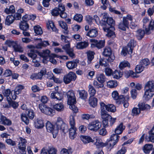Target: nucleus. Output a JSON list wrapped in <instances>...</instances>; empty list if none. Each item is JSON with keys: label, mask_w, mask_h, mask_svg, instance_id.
Segmentation results:
<instances>
[{"label": "nucleus", "mask_w": 154, "mask_h": 154, "mask_svg": "<svg viewBox=\"0 0 154 154\" xmlns=\"http://www.w3.org/2000/svg\"><path fill=\"white\" fill-rule=\"evenodd\" d=\"M79 62V60L76 59L68 61L66 63V66L69 70H72L76 68Z\"/></svg>", "instance_id": "17"}, {"label": "nucleus", "mask_w": 154, "mask_h": 154, "mask_svg": "<svg viewBox=\"0 0 154 154\" xmlns=\"http://www.w3.org/2000/svg\"><path fill=\"white\" fill-rule=\"evenodd\" d=\"M63 94L58 92H53L51 95V98L56 100H61L63 98Z\"/></svg>", "instance_id": "22"}, {"label": "nucleus", "mask_w": 154, "mask_h": 154, "mask_svg": "<svg viewBox=\"0 0 154 154\" xmlns=\"http://www.w3.org/2000/svg\"><path fill=\"white\" fill-rule=\"evenodd\" d=\"M11 93V90L9 89H5L3 91V94L5 97H6L7 101L8 98L9 99H11V98L9 96Z\"/></svg>", "instance_id": "58"}, {"label": "nucleus", "mask_w": 154, "mask_h": 154, "mask_svg": "<svg viewBox=\"0 0 154 154\" xmlns=\"http://www.w3.org/2000/svg\"><path fill=\"white\" fill-rule=\"evenodd\" d=\"M33 29L35 33L37 35H41L43 33L42 29L39 26H34Z\"/></svg>", "instance_id": "54"}, {"label": "nucleus", "mask_w": 154, "mask_h": 154, "mask_svg": "<svg viewBox=\"0 0 154 154\" xmlns=\"http://www.w3.org/2000/svg\"><path fill=\"white\" fill-rule=\"evenodd\" d=\"M94 144L96 146V147L97 148H100L106 146L108 145L107 143H104L102 142L101 140L97 138H94Z\"/></svg>", "instance_id": "25"}, {"label": "nucleus", "mask_w": 154, "mask_h": 154, "mask_svg": "<svg viewBox=\"0 0 154 154\" xmlns=\"http://www.w3.org/2000/svg\"><path fill=\"white\" fill-rule=\"evenodd\" d=\"M69 125L71 127H76L75 125V121L74 116H71L69 117Z\"/></svg>", "instance_id": "61"}, {"label": "nucleus", "mask_w": 154, "mask_h": 154, "mask_svg": "<svg viewBox=\"0 0 154 154\" xmlns=\"http://www.w3.org/2000/svg\"><path fill=\"white\" fill-rule=\"evenodd\" d=\"M146 91L143 96V99L146 101H148L154 94V81H149L145 86Z\"/></svg>", "instance_id": "4"}, {"label": "nucleus", "mask_w": 154, "mask_h": 154, "mask_svg": "<svg viewBox=\"0 0 154 154\" xmlns=\"http://www.w3.org/2000/svg\"><path fill=\"white\" fill-rule=\"evenodd\" d=\"M0 121L1 123L5 125L10 126L12 124L11 121L3 115L1 116Z\"/></svg>", "instance_id": "21"}, {"label": "nucleus", "mask_w": 154, "mask_h": 154, "mask_svg": "<svg viewBox=\"0 0 154 154\" xmlns=\"http://www.w3.org/2000/svg\"><path fill=\"white\" fill-rule=\"evenodd\" d=\"M24 88V86L21 85H19L17 86L15 89L14 93L16 94H19L20 92Z\"/></svg>", "instance_id": "59"}, {"label": "nucleus", "mask_w": 154, "mask_h": 154, "mask_svg": "<svg viewBox=\"0 0 154 154\" xmlns=\"http://www.w3.org/2000/svg\"><path fill=\"white\" fill-rule=\"evenodd\" d=\"M67 44L63 45L62 47V48L65 50L66 53L69 55V56L72 58L75 56V54L73 53V50L70 47V44L69 41L67 39V38L63 41Z\"/></svg>", "instance_id": "10"}, {"label": "nucleus", "mask_w": 154, "mask_h": 154, "mask_svg": "<svg viewBox=\"0 0 154 154\" xmlns=\"http://www.w3.org/2000/svg\"><path fill=\"white\" fill-rule=\"evenodd\" d=\"M65 10L64 6L63 5L59 14L60 17L62 18H65L67 16V14L65 12Z\"/></svg>", "instance_id": "52"}, {"label": "nucleus", "mask_w": 154, "mask_h": 154, "mask_svg": "<svg viewBox=\"0 0 154 154\" xmlns=\"http://www.w3.org/2000/svg\"><path fill=\"white\" fill-rule=\"evenodd\" d=\"M53 108L59 112L62 111L64 109V106L61 103H57L53 106Z\"/></svg>", "instance_id": "40"}, {"label": "nucleus", "mask_w": 154, "mask_h": 154, "mask_svg": "<svg viewBox=\"0 0 154 154\" xmlns=\"http://www.w3.org/2000/svg\"><path fill=\"white\" fill-rule=\"evenodd\" d=\"M96 79L99 82L103 83L106 81V78L103 73L98 74L96 75Z\"/></svg>", "instance_id": "33"}, {"label": "nucleus", "mask_w": 154, "mask_h": 154, "mask_svg": "<svg viewBox=\"0 0 154 154\" xmlns=\"http://www.w3.org/2000/svg\"><path fill=\"white\" fill-rule=\"evenodd\" d=\"M82 141L84 143H87L90 142H94V140L92 139V138L89 136H82L81 137Z\"/></svg>", "instance_id": "31"}, {"label": "nucleus", "mask_w": 154, "mask_h": 154, "mask_svg": "<svg viewBox=\"0 0 154 154\" xmlns=\"http://www.w3.org/2000/svg\"><path fill=\"white\" fill-rule=\"evenodd\" d=\"M76 77V76L75 73L70 72L67 75L64 76L63 78V81L66 84H68L72 81H74Z\"/></svg>", "instance_id": "13"}, {"label": "nucleus", "mask_w": 154, "mask_h": 154, "mask_svg": "<svg viewBox=\"0 0 154 154\" xmlns=\"http://www.w3.org/2000/svg\"><path fill=\"white\" fill-rule=\"evenodd\" d=\"M144 67L140 63L136 66L135 68L136 72L137 73H140L143 71Z\"/></svg>", "instance_id": "63"}, {"label": "nucleus", "mask_w": 154, "mask_h": 154, "mask_svg": "<svg viewBox=\"0 0 154 154\" xmlns=\"http://www.w3.org/2000/svg\"><path fill=\"white\" fill-rule=\"evenodd\" d=\"M48 154H56L57 150L53 146H49L48 149Z\"/></svg>", "instance_id": "64"}, {"label": "nucleus", "mask_w": 154, "mask_h": 154, "mask_svg": "<svg viewBox=\"0 0 154 154\" xmlns=\"http://www.w3.org/2000/svg\"><path fill=\"white\" fill-rule=\"evenodd\" d=\"M93 85L96 88H102L104 87L103 83L98 82L96 80L94 81Z\"/></svg>", "instance_id": "60"}, {"label": "nucleus", "mask_w": 154, "mask_h": 154, "mask_svg": "<svg viewBox=\"0 0 154 154\" xmlns=\"http://www.w3.org/2000/svg\"><path fill=\"white\" fill-rule=\"evenodd\" d=\"M122 72L118 70H115L113 72L112 75L114 79H118L122 77Z\"/></svg>", "instance_id": "44"}, {"label": "nucleus", "mask_w": 154, "mask_h": 154, "mask_svg": "<svg viewBox=\"0 0 154 154\" xmlns=\"http://www.w3.org/2000/svg\"><path fill=\"white\" fill-rule=\"evenodd\" d=\"M19 139L20 142L18 144V148L21 150L22 154H26L25 144L26 143V140L22 137H20Z\"/></svg>", "instance_id": "16"}, {"label": "nucleus", "mask_w": 154, "mask_h": 154, "mask_svg": "<svg viewBox=\"0 0 154 154\" xmlns=\"http://www.w3.org/2000/svg\"><path fill=\"white\" fill-rule=\"evenodd\" d=\"M39 42L36 45L37 49H41L42 47H45L50 45L48 41L42 40V39H39Z\"/></svg>", "instance_id": "19"}, {"label": "nucleus", "mask_w": 154, "mask_h": 154, "mask_svg": "<svg viewBox=\"0 0 154 154\" xmlns=\"http://www.w3.org/2000/svg\"><path fill=\"white\" fill-rule=\"evenodd\" d=\"M63 4H60L58 6V7H56L51 11V14L54 16H57L59 15L60 12V11L61 8L62 7Z\"/></svg>", "instance_id": "24"}, {"label": "nucleus", "mask_w": 154, "mask_h": 154, "mask_svg": "<svg viewBox=\"0 0 154 154\" xmlns=\"http://www.w3.org/2000/svg\"><path fill=\"white\" fill-rule=\"evenodd\" d=\"M109 62L108 60V59L104 58H100L99 59V64L101 66H103L105 67L107 66L108 65V62Z\"/></svg>", "instance_id": "51"}, {"label": "nucleus", "mask_w": 154, "mask_h": 154, "mask_svg": "<svg viewBox=\"0 0 154 154\" xmlns=\"http://www.w3.org/2000/svg\"><path fill=\"white\" fill-rule=\"evenodd\" d=\"M148 26L146 28V33L149 34L150 33V30H153L154 29V20H152L149 22V24H148Z\"/></svg>", "instance_id": "32"}, {"label": "nucleus", "mask_w": 154, "mask_h": 154, "mask_svg": "<svg viewBox=\"0 0 154 154\" xmlns=\"http://www.w3.org/2000/svg\"><path fill=\"white\" fill-rule=\"evenodd\" d=\"M101 123L98 120L93 121L88 126V128L91 131H96L101 127Z\"/></svg>", "instance_id": "11"}, {"label": "nucleus", "mask_w": 154, "mask_h": 154, "mask_svg": "<svg viewBox=\"0 0 154 154\" xmlns=\"http://www.w3.org/2000/svg\"><path fill=\"white\" fill-rule=\"evenodd\" d=\"M125 129V126H123V123H121L115 129V133L118 135L122 133Z\"/></svg>", "instance_id": "34"}, {"label": "nucleus", "mask_w": 154, "mask_h": 154, "mask_svg": "<svg viewBox=\"0 0 154 154\" xmlns=\"http://www.w3.org/2000/svg\"><path fill=\"white\" fill-rule=\"evenodd\" d=\"M119 136L116 134H113L110 136L109 140V142L107 143L108 145H109L110 149L113 148V146L118 142Z\"/></svg>", "instance_id": "12"}, {"label": "nucleus", "mask_w": 154, "mask_h": 154, "mask_svg": "<svg viewBox=\"0 0 154 154\" xmlns=\"http://www.w3.org/2000/svg\"><path fill=\"white\" fill-rule=\"evenodd\" d=\"M124 74L126 78H128L130 76L134 77L135 76V74L132 70L126 71L124 72Z\"/></svg>", "instance_id": "49"}, {"label": "nucleus", "mask_w": 154, "mask_h": 154, "mask_svg": "<svg viewBox=\"0 0 154 154\" xmlns=\"http://www.w3.org/2000/svg\"><path fill=\"white\" fill-rule=\"evenodd\" d=\"M20 28L23 31H27L29 29V25L26 22H21L20 24Z\"/></svg>", "instance_id": "45"}, {"label": "nucleus", "mask_w": 154, "mask_h": 154, "mask_svg": "<svg viewBox=\"0 0 154 154\" xmlns=\"http://www.w3.org/2000/svg\"><path fill=\"white\" fill-rule=\"evenodd\" d=\"M73 19L78 22L80 23L82 20L83 16L82 14H76L74 16Z\"/></svg>", "instance_id": "56"}, {"label": "nucleus", "mask_w": 154, "mask_h": 154, "mask_svg": "<svg viewBox=\"0 0 154 154\" xmlns=\"http://www.w3.org/2000/svg\"><path fill=\"white\" fill-rule=\"evenodd\" d=\"M68 98V103L69 105V108L75 113L78 111V109L75 104L76 103V98L73 91L72 90L68 91L66 93Z\"/></svg>", "instance_id": "5"}, {"label": "nucleus", "mask_w": 154, "mask_h": 154, "mask_svg": "<svg viewBox=\"0 0 154 154\" xmlns=\"http://www.w3.org/2000/svg\"><path fill=\"white\" fill-rule=\"evenodd\" d=\"M14 20V19L13 15H8L6 18L5 24L9 26L11 24H12Z\"/></svg>", "instance_id": "42"}, {"label": "nucleus", "mask_w": 154, "mask_h": 154, "mask_svg": "<svg viewBox=\"0 0 154 154\" xmlns=\"http://www.w3.org/2000/svg\"><path fill=\"white\" fill-rule=\"evenodd\" d=\"M5 12L7 14L14 13L15 10L14 6L11 5L9 8H6L5 10Z\"/></svg>", "instance_id": "48"}, {"label": "nucleus", "mask_w": 154, "mask_h": 154, "mask_svg": "<svg viewBox=\"0 0 154 154\" xmlns=\"http://www.w3.org/2000/svg\"><path fill=\"white\" fill-rule=\"evenodd\" d=\"M88 91L90 95V97L94 96L96 94V91L94 87L91 85H88Z\"/></svg>", "instance_id": "46"}, {"label": "nucleus", "mask_w": 154, "mask_h": 154, "mask_svg": "<svg viewBox=\"0 0 154 154\" xmlns=\"http://www.w3.org/2000/svg\"><path fill=\"white\" fill-rule=\"evenodd\" d=\"M103 54L106 57H108V60L110 62H112L115 59L114 55H112V51L109 47H106L103 52Z\"/></svg>", "instance_id": "14"}, {"label": "nucleus", "mask_w": 154, "mask_h": 154, "mask_svg": "<svg viewBox=\"0 0 154 154\" xmlns=\"http://www.w3.org/2000/svg\"><path fill=\"white\" fill-rule=\"evenodd\" d=\"M136 45V42L133 39H131L129 42L126 46L131 48L133 51V48Z\"/></svg>", "instance_id": "55"}, {"label": "nucleus", "mask_w": 154, "mask_h": 154, "mask_svg": "<svg viewBox=\"0 0 154 154\" xmlns=\"http://www.w3.org/2000/svg\"><path fill=\"white\" fill-rule=\"evenodd\" d=\"M88 58V64L90 63L91 61L94 59V55L95 53L94 52L91 51H88L87 52Z\"/></svg>", "instance_id": "36"}, {"label": "nucleus", "mask_w": 154, "mask_h": 154, "mask_svg": "<svg viewBox=\"0 0 154 154\" xmlns=\"http://www.w3.org/2000/svg\"><path fill=\"white\" fill-rule=\"evenodd\" d=\"M7 101L8 103L10 104L11 107H12L14 109H16L18 106V103L15 101H12L11 98V99L8 98Z\"/></svg>", "instance_id": "47"}, {"label": "nucleus", "mask_w": 154, "mask_h": 154, "mask_svg": "<svg viewBox=\"0 0 154 154\" xmlns=\"http://www.w3.org/2000/svg\"><path fill=\"white\" fill-rule=\"evenodd\" d=\"M39 108L42 112L45 114L50 116H53L55 113V111L50 107L46 105L39 104Z\"/></svg>", "instance_id": "8"}, {"label": "nucleus", "mask_w": 154, "mask_h": 154, "mask_svg": "<svg viewBox=\"0 0 154 154\" xmlns=\"http://www.w3.org/2000/svg\"><path fill=\"white\" fill-rule=\"evenodd\" d=\"M59 23L62 28L64 29L63 33L65 34H67L68 33V27L66 23L63 21H59Z\"/></svg>", "instance_id": "43"}, {"label": "nucleus", "mask_w": 154, "mask_h": 154, "mask_svg": "<svg viewBox=\"0 0 154 154\" xmlns=\"http://www.w3.org/2000/svg\"><path fill=\"white\" fill-rule=\"evenodd\" d=\"M112 97L114 100H117L120 104H122L125 107L127 108L128 106L129 103L128 101L129 99V96L128 95L125 97L122 95L119 96L118 92L116 91L112 92Z\"/></svg>", "instance_id": "6"}, {"label": "nucleus", "mask_w": 154, "mask_h": 154, "mask_svg": "<svg viewBox=\"0 0 154 154\" xmlns=\"http://www.w3.org/2000/svg\"><path fill=\"white\" fill-rule=\"evenodd\" d=\"M90 42L93 43L91 44V47L92 48L96 47L100 49L103 48L105 45V41L103 40H97L93 39L90 40Z\"/></svg>", "instance_id": "9"}, {"label": "nucleus", "mask_w": 154, "mask_h": 154, "mask_svg": "<svg viewBox=\"0 0 154 154\" xmlns=\"http://www.w3.org/2000/svg\"><path fill=\"white\" fill-rule=\"evenodd\" d=\"M77 128L76 127H71L69 129V137L72 139H73L75 137L76 133Z\"/></svg>", "instance_id": "29"}, {"label": "nucleus", "mask_w": 154, "mask_h": 154, "mask_svg": "<svg viewBox=\"0 0 154 154\" xmlns=\"http://www.w3.org/2000/svg\"><path fill=\"white\" fill-rule=\"evenodd\" d=\"M116 110V107L114 105L112 104H109L107 105L106 111L114 112H115Z\"/></svg>", "instance_id": "53"}, {"label": "nucleus", "mask_w": 154, "mask_h": 154, "mask_svg": "<svg viewBox=\"0 0 154 154\" xmlns=\"http://www.w3.org/2000/svg\"><path fill=\"white\" fill-rule=\"evenodd\" d=\"M139 109L141 110H144L149 109L150 106L144 103H140L138 105Z\"/></svg>", "instance_id": "35"}, {"label": "nucleus", "mask_w": 154, "mask_h": 154, "mask_svg": "<svg viewBox=\"0 0 154 154\" xmlns=\"http://www.w3.org/2000/svg\"><path fill=\"white\" fill-rule=\"evenodd\" d=\"M153 146L152 144H146L142 148L143 152L146 154H149L152 149Z\"/></svg>", "instance_id": "28"}, {"label": "nucleus", "mask_w": 154, "mask_h": 154, "mask_svg": "<svg viewBox=\"0 0 154 154\" xmlns=\"http://www.w3.org/2000/svg\"><path fill=\"white\" fill-rule=\"evenodd\" d=\"M55 125L56 128L49 121L46 123L45 125L47 131L52 133L53 137L54 138L56 137L59 130L61 131L64 133L68 131L67 125L60 118H58L57 119Z\"/></svg>", "instance_id": "1"}, {"label": "nucleus", "mask_w": 154, "mask_h": 154, "mask_svg": "<svg viewBox=\"0 0 154 154\" xmlns=\"http://www.w3.org/2000/svg\"><path fill=\"white\" fill-rule=\"evenodd\" d=\"M117 85V82L116 80H110L107 83V86L109 88H115L116 87Z\"/></svg>", "instance_id": "39"}, {"label": "nucleus", "mask_w": 154, "mask_h": 154, "mask_svg": "<svg viewBox=\"0 0 154 154\" xmlns=\"http://www.w3.org/2000/svg\"><path fill=\"white\" fill-rule=\"evenodd\" d=\"M77 92L79 93V97L81 99L85 100L87 99L88 94L87 92L84 90H79Z\"/></svg>", "instance_id": "30"}, {"label": "nucleus", "mask_w": 154, "mask_h": 154, "mask_svg": "<svg viewBox=\"0 0 154 154\" xmlns=\"http://www.w3.org/2000/svg\"><path fill=\"white\" fill-rule=\"evenodd\" d=\"M89 45L88 42L83 41L78 42L76 44V47L79 49H82L87 48Z\"/></svg>", "instance_id": "26"}, {"label": "nucleus", "mask_w": 154, "mask_h": 154, "mask_svg": "<svg viewBox=\"0 0 154 154\" xmlns=\"http://www.w3.org/2000/svg\"><path fill=\"white\" fill-rule=\"evenodd\" d=\"M132 53V51L131 50V48L128 46H125L122 48L121 54L122 56H126L127 54H131Z\"/></svg>", "instance_id": "27"}, {"label": "nucleus", "mask_w": 154, "mask_h": 154, "mask_svg": "<svg viewBox=\"0 0 154 154\" xmlns=\"http://www.w3.org/2000/svg\"><path fill=\"white\" fill-rule=\"evenodd\" d=\"M119 68L121 69H123L124 68L128 67H130V64L129 63L126 61H124L121 62L119 65Z\"/></svg>", "instance_id": "50"}, {"label": "nucleus", "mask_w": 154, "mask_h": 154, "mask_svg": "<svg viewBox=\"0 0 154 154\" xmlns=\"http://www.w3.org/2000/svg\"><path fill=\"white\" fill-rule=\"evenodd\" d=\"M13 48L14 49V50L15 52H18L22 53L23 51V48L20 45L17 44L13 45Z\"/></svg>", "instance_id": "57"}, {"label": "nucleus", "mask_w": 154, "mask_h": 154, "mask_svg": "<svg viewBox=\"0 0 154 154\" xmlns=\"http://www.w3.org/2000/svg\"><path fill=\"white\" fill-rule=\"evenodd\" d=\"M34 125L35 128L38 129L43 128L44 126L43 120L41 118H37L35 120Z\"/></svg>", "instance_id": "18"}, {"label": "nucleus", "mask_w": 154, "mask_h": 154, "mask_svg": "<svg viewBox=\"0 0 154 154\" xmlns=\"http://www.w3.org/2000/svg\"><path fill=\"white\" fill-rule=\"evenodd\" d=\"M149 136H146V141L154 142V125L152 129L149 132Z\"/></svg>", "instance_id": "23"}, {"label": "nucleus", "mask_w": 154, "mask_h": 154, "mask_svg": "<svg viewBox=\"0 0 154 154\" xmlns=\"http://www.w3.org/2000/svg\"><path fill=\"white\" fill-rule=\"evenodd\" d=\"M100 115L102 119L103 126L106 128L109 126V124L112 126L115 122L116 118H112L109 115L106 111V106L104 103L102 102L100 103Z\"/></svg>", "instance_id": "2"}, {"label": "nucleus", "mask_w": 154, "mask_h": 154, "mask_svg": "<svg viewBox=\"0 0 154 154\" xmlns=\"http://www.w3.org/2000/svg\"><path fill=\"white\" fill-rule=\"evenodd\" d=\"M97 98L91 97L89 99V103L92 106L94 107L97 105Z\"/></svg>", "instance_id": "41"}, {"label": "nucleus", "mask_w": 154, "mask_h": 154, "mask_svg": "<svg viewBox=\"0 0 154 154\" xmlns=\"http://www.w3.org/2000/svg\"><path fill=\"white\" fill-rule=\"evenodd\" d=\"M145 33L146 32H145L143 30L139 29L137 31L136 35L138 39L140 40L143 38Z\"/></svg>", "instance_id": "37"}, {"label": "nucleus", "mask_w": 154, "mask_h": 154, "mask_svg": "<svg viewBox=\"0 0 154 154\" xmlns=\"http://www.w3.org/2000/svg\"><path fill=\"white\" fill-rule=\"evenodd\" d=\"M50 51L48 49L44 50L42 53H40V56L42 58V60L44 62V60L48 61V58L51 55L50 54Z\"/></svg>", "instance_id": "20"}, {"label": "nucleus", "mask_w": 154, "mask_h": 154, "mask_svg": "<svg viewBox=\"0 0 154 154\" xmlns=\"http://www.w3.org/2000/svg\"><path fill=\"white\" fill-rule=\"evenodd\" d=\"M98 35V31L96 29L90 30L87 34L86 35L90 37H96Z\"/></svg>", "instance_id": "38"}, {"label": "nucleus", "mask_w": 154, "mask_h": 154, "mask_svg": "<svg viewBox=\"0 0 154 154\" xmlns=\"http://www.w3.org/2000/svg\"><path fill=\"white\" fill-rule=\"evenodd\" d=\"M140 63L144 66L145 68L146 66L149 65L150 62L148 59L146 58L141 60L140 62Z\"/></svg>", "instance_id": "62"}, {"label": "nucleus", "mask_w": 154, "mask_h": 154, "mask_svg": "<svg viewBox=\"0 0 154 154\" xmlns=\"http://www.w3.org/2000/svg\"><path fill=\"white\" fill-rule=\"evenodd\" d=\"M101 16L102 17V18L101 20H100V19L98 17L97 15H95L94 16L93 19L95 20V22L98 24H100L101 26V22L103 20V19H104L105 22L107 23L108 22V20L111 17H108L107 14L103 13L102 14Z\"/></svg>", "instance_id": "15"}, {"label": "nucleus", "mask_w": 154, "mask_h": 154, "mask_svg": "<svg viewBox=\"0 0 154 154\" xmlns=\"http://www.w3.org/2000/svg\"><path fill=\"white\" fill-rule=\"evenodd\" d=\"M25 114L22 113L21 115V118L22 121L26 125H28L29 123V120L33 119L35 116V113L34 111L32 109H27Z\"/></svg>", "instance_id": "7"}, {"label": "nucleus", "mask_w": 154, "mask_h": 154, "mask_svg": "<svg viewBox=\"0 0 154 154\" xmlns=\"http://www.w3.org/2000/svg\"><path fill=\"white\" fill-rule=\"evenodd\" d=\"M101 24L103 30L107 33L106 35L107 37L112 38L116 37L115 32H113L115 30L114 27L113 26L115 24V21L112 18L109 19L107 23L105 22L104 19H103Z\"/></svg>", "instance_id": "3"}]
</instances>
